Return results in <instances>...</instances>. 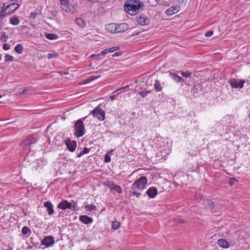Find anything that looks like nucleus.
<instances>
[{
    "label": "nucleus",
    "instance_id": "f03ea898",
    "mask_svg": "<svg viewBox=\"0 0 250 250\" xmlns=\"http://www.w3.org/2000/svg\"><path fill=\"white\" fill-rule=\"evenodd\" d=\"M86 117L77 120L74 125V135L77 138L82 137L85 133L83 121Z\"/></svg>",
    "mask_w": 250,
    "mask_h": 250
},
{
    "label": "nucleus",
    "instance_id": "20e7f679",
    "mask_svg": "<svg viewBox=\"0 0 250 250\" xmlns=\"http://www.w3.org/2000/svg\"><path fill=\"white\" fill-rule=\"evenodd\" d=\"M37 142L36 138H34L32 136H29L27 138L23 140L20 144V146L23 147L27 153H29L31 150L30 145L34 144Z\"/></svg>",
    "mask_w": 250,
    "mask_h": 250
},
{
    "label": "nucleus",
    "instance_id": "2eb2a0df",
    "mask_svg": "<svg viewBox=\"0 0 250 250\" xmlns=\"http://www.w3.org/2000/svg\"><path fill=\"white\" fill-rule=\"evenodd\" d=\"M65 145L71 152H73L77 146V143L75 141H71L69 139L65 141Z\"/></svg>",
    "mask_w": 250,
    "mask_h": 250
},
{
    "label": "nucleus",
    "instance_id": "423d86ee",
    "mask_svg": "<svg viewBox=\"0 0 250 250\" xmlns=\"http://www.w3.org/2000/svg\"><path fill=\"white\" fill-rule=\"evenodd\" d=\"M91 114L94 117H97L100 121H103L105 119V112L101 108L97 107L92 110Z\"/></svg>",
    "mask_w": 250,
    "mask_h": 250
},
{
    "label": "nucleus",
    "instance_id": "9d476101",
    "mask_svg": "<svg viewBox=\"0 0 250 250\" xmlns=\"http://www.w3.org/2000/svg\"><path fill=\"white\" fill-rule=\"evenodd\" d=\"M138 23L141 25H146L149 24L150 20L145 15L141 14L137 17Z\"/></svg>",
    "mask_w": 250,
    "mask_h": 250
},
{
    "label": "nucleus",
    "instance_id": "a19ab883",
    "mask_svg": "<svg viewBox=\"0 0 250 250\" xmlns=\"http://www.w3.org/2000/svg\"><path fill=\"white\" fill-rule=\"evenodd\" d=\"M213 32L212 31H208L205 34V36L206 37H211L213 35Z\"/></svg>",
    "mask_w": 250,
    "mask_h": 250
},
{
    "label": "nucleus",
    "instance_id": "393cba45",
    "mask_svg": "<svg viewBox=\"0 0 250 250\" xmlns=\"http://www.w3.org/2000/svg\"><path fill=\"white\" fill-rule=\"evenodd\" d=\"M22 233L23 235L28 234L29 236L31 234V230L28 227L24 226L21 229Z\"/></svg>",
    "mask_w": 250,
    "mask_h": 250
},
{
    "label": "nucleus",
    "instance_id": "cd10ccee",
    "mask_svg": "<svg viewBox=\"0 0 250 250\" xmlns=\"http://www.w3.org/2000/svg\"><path fill=\"white\" fill-rule=\"evenodd\" d=\"M90 151V149L86 147H84L81 152H80L78 155L77 157L79 158L81 157L83 155L88 154Z\"/></svg>",
    "mask_w": 250,
    "mask_h": 250
},
{
    "label": "nucleus",
    "instance_id": "5fc2aeb1",
    "mask_svg": "<svg viewBox=\"0 0 250 250\" xmlns=\"http://www.w3.org/2000/svg\"><path fill=\"white\" fill-rule=\"evenodd\" d=\"M2 97V96L1 95H0V98Z\"/></svg>",
    "mask_w": 250,
    "mask_h": 250
},
{
    "label": "nucleus",
    "instance_id": "49530a36",
    "mask_svg": "<svg viewBox=\"0 0 250 250\" xmlns=\"http://www.w3.org/2000/svg\"><path fill=\"white\" fill-rule=\"evenodd\" d=\"M208 205L210 206H214V203L213 201H208Z\"/></svg>",
    "mask_w": 250,
    "mask_h": 250
},
{
    "label": "nucleus",
    "instance_id": "7c9ffc66",
    "mask_svg": "<svg viewBox=\"0 0 250 250\" xmlns=\"http://www.w3.org/2000/svg\"><path fill=\"white\" fill-rule=\"evenodd\" d=\"M120 223L118 221H113L112 224V228L114 229H117L120 228Z\"/></svg>",
    "mask_w": 250,
    "mask_h": 250
},
{
    "label": "nucleus",
    "instance_id": "a18cd8bd",
    "mask_svg": "<svg viewBox=\"0 0 250 250\" xmlns=\"http://www.w3.org/2000/svg\"><path fill=\"white\" fill-rule=\"evenodd\" d=\"M121 55V53L119 52H116L114 54H113L112 57L119 56H120Z\"/></svg>",
    "mask_w": 250,
    "mask_h": 250
},
{
    "label": "nucleus",
    "instance_id": "aec40b11",
    "mask_svg": "<svg viewBox=\"0 0 250 250\" xmlns=\"http://www.w3.org/2000/svg\"><path fill=\"white\" fill-rule=\"evenodd\" d=\"M79 220L81 222L85 225H88L93 222L92 218L86 215L80 216L79 217Z\"/></svg>",
    "mask_w": 250,
    "mask_h": 250
},
{
    "label": "nucleus",
    "instance_id": "8fccbe9b",
    "mask_svg": "<svg viewBox=\"0 0 250 250\" xmlns=\"http://www.w3.org/2000/svg\"><path fill=\"white\" fill-rule=\"evenodd\" d=\"M10 0L12 1H16V2L18 1L17 0Z\"/></svg>",
    "mask_w": 250,
    "mask_h": 250
},
{
    "label": "nucleus",
    "instance_id": "2f4dec72",
    "mask_svg": "<svg viewBox=\"0 0 250 250\" xmlns=\"http://www.w3.org/2000/svg\"><path fill=\"white\" fill-rule=\"evenodd\" d=\"M181 75L185 78H189L191 75V73L188 71H183L181 72Z\"/></svg>",
    "mask_w": 250,
    "mask_h": 250
},
{
    "label": "nucleus",
    "instance_id": "ddd939ff",
    "mask_svg": "<svg viewBox=\"0 0 250 250\" xmlns=\"http://www.w3.org/2000/svg\"><path fill=\"white\" fill-rule=\"evenodd\" d=\"M128 29V25L126 23H121L116 24V33H122Z\"/></svg>",
    "mask_w": 250,
    "mask_h": 250
},
{
    "label": "nucleus",
    "instance_id": "f3484780",
    "mask_svg": "<svg viewBox=\"0 0 250 250\" xmlns=\"http://www.w3.org/2000/svg\"><path fill=\"white\" fill-rule=\"evenodd\" d=\"M146 193L149 197L153 198L158 193L157 189L155 187H150L147 190Z\"/></svg>",
    "mask_w": 250,
    "mask_h": 250
},
{
    "label": "nucleus",
    "instance_id": "72a5a7b5",
    "mask_svg": "<svg viewBox=\"0 0 250 250\" xmlns=\"http://www.w3.org/2000/svg\"><path fill=\"white\" fill-rule=\"evenodd\" d=\"M12 59H13V57L11 55L6 54L5 56V61L6 62L11 61H12Z\"/></svg>",
    "mask_w": 250,
    "mask_h": 250
},
{
    "label": "nucleus",
    "instance_id": "de8ad7c7",
    "mask_svg": "<svg viewBox=\"0 0 250 250\" xmlns=\"http://www.w3.org/2000/svg\"><path fill=\"white\" fill-rule=\"evenodd\" d=\"M28 92V90L26 89H22V91L21 92V95L22 94H25L26 93H27Z\"/></svg>",
    "mask_w": 250,
    "mask_h": 250
},
{
    "label": "nucleus",
    "instance_id": "4468645a",
    "mask_svg": "<svg viewBox=\"0 0 250 250\" xmlns=\"http://www.w3.org/2000/svg\"><path fill=\"white\" fill-rule=\"evenodd\" d=\"M43 206L46 208V211L49 215H51L54 213V209L53 208V205L51 202H45L43 204Z\"/></svg>",
    "mask_w": 250,
    "mask_h": 250
},
{
    "label": "nucleus",
    "instance_id": "7ed1b4c3",
    "mask_svg": "<svg viewBox=\"0 0 250 250\" xmlns=\"http://www.w3.org/2000/svg\"><path fill=\"white\" fill-rule=\"evenodd\" d=\"M147 179L145 176H141L131 186V188L133 190L142 191L146 188L147 184Z\"/></svg>",
    "mask_w": 250,
    "mask_h": 250
},
{
    "label": "nucleus",
    "instance_id": "1a4fd4ad",
    "mask_svg": "<svg viewBox=\"0 0 250 250\" xmlns=\"http://www.w3.org/2000/svg\"><path fill=\"white\" fill-rule=\"evenodd\" d=\"M55 242L54 238L52 236L45 237L41 242L42 245L45 246L46 248L52 246Z\"/></svg>",
    "mask_w": 250,
    "mask_h": 250
},
{
    "label": "nucleus",
    "instance_id": "6e6552de",
    "mask_svg": "<svg viewBox=\"0 0 250 250\" xmlns=\"http://www.w3.org/2000/svg\"><path fill=\"white\" fill-rule=\"evenodd\" d=\"M19 5L16 3L9 4L4 8L5 11L4 13L6 16H7L15 12L19 7Z\"/></svg>",
    "mask_w": 250,
    "mask_h": 250
},
{
    "label": "nucleus",
    "instance_id": "58836bf2",
    "mask_svg": "<svg viewBox=\"0 0 250 250\" xmlns=\"http://www.w3.org/2000/svg\"><path fill=\"white\" fill-rule=\"evenodd\" d=\"M57 57V55L55 53H49L48 55V58L49 59L53 58H56Z\"/></svg>",
    "mask_w": 250,
    "mask_h": 250
},
{
    "label": "nucleus",
    "instance_id": "412c9836",
    "mask_svg": "<svg viewBox=\"0 0 250 250\" xmlns=\"http://www.w3.org/2000/svg\"><path fill=\"white\" fill-rule=\"evenodd\" d=\"M5 5V3L4 2H0V18L2 20L5 17H6L5 14H4V6Z\"/></svg>",
    "mask_w": 250,
    "mask_h": 250
},
{
    "label": "nucleus",
    "instance_id": "b1692460",
    "mask_svg": "<svg viewBox=\"0 0 250 250\" xmlns=\"http://www.w3.org/2000/svg\"><path fill=\"white\" fill-rule=\"evenodd\" d=\"M154 87L157 92L161 91L163 87L158 80H156L154 84Z\"/></svg>",
    "mask_w": 250,
    "mask_h": 250
},
{
    "label": "nucleus",
    "instance_id": "4c0bfd02",
    "mask_svg": "<svg viewBox=\"0 0 250 250\" xmlns=\"http://www.w3.org/2000/svg\"><path fill=\"white\" fill-rule=\"evenodd\" d=\"M140 195H141V193L136 191L135 190H134V191L132 192L131 193L132 196H135L136 197H137L138 198L140 196Z\"/></svg>",
    "mask_w": 250,
    "mask_h": 250
},
{
    "label": "nucleus",
    "instance_id": "6ab92c4d",
    "mask_svg": "<svg viewBox=\"0 0 250 250\" xmlns=\"http://www.w3.org/2000/svg\"><path fill=\"white\" fill-rule=\"evenodd\" d=\"M105 30L109 33H116V24L111 23L106 25Z\"/></svg>",
    "mask_w": 250,
    "mask_h": 250
},
{
    "label": "nucleus",
    "instance_id": "c756f323",
    "mask_svg": "<svg viewBox=\"0 0 250 250\" xmlns=\"http://www.w3.org/2000/svg\"><path fill=\"white\" fill-rule=\"evenodd\" d=\"M84 209L88 211L95 210L96 209V206L94 205H85Z\"/></svg>",
    "mask_w": 250,
    "mask_h": 250
},
{
    "label": "nucleus",
    "instance_id": "4be33fe9",
    "mask_svg": "<svg viewBox=\"0 0 250 250\" xmlns=\"http://www.w3.org/2000/svg\"><path fill=\"white\" fill-rule=\"evenodd\" d=\"M10 23L13 25H17L20 22V20L18 16H14L9 20Z\"/></svg>",
    "mask_w": 250,
    "mask_h": 250
},
{
    "label": "nucleus",
    "instance_id": "864d4df0",
    "mask_svg": "<svg viewBox=\"0 0 250 250\" xmlns=\"http://www.w3.org/2000/svg\"><path fill=\"white\" fill-rule=\"evenodd\" d=\"M89 1H92L93 0H88Z\"/></svg>",
    "mask_w": 250,
    "mask_h": 250
},
{
    "label": "nucleus",
    "instance_id": "473e14b6",
    "mask_svg": "<svg viewBox=\"0 0 250 250\" xmlns=\"http://www.w3.org/2000/svg\"><path fill=\"white\" fill-rule=\"evenodd\" d=\"M150 92H151L149 90L141 91V92H140L139 94L142 98H144Z\"/></svg>",
    "mask_w": 250,
    "mask_h": 250
},
{
    "label": "nucleus",
    "instance_id": "39448f33",
    "mask_svg": "<svg viewBox=\"0 0 250 250\" xmlns=\"http://www.w3.org/2000/svg\"><path fill=\"white\" fill-rule=\"evenodd\" d=\"M119 47H112L110 48H106L102 51L100 53L98 54H93L90 56V58L93 59L92 61H100L104 57V56L108 53L113 52L119 49Z\"/></svg>",
    "mask_w": 250,
    "mask_h": 250
},
{
    "label": "nucleus",
    "instance_id": "9b49d317",
    "mask_svg": "<svg viewBox=\"0 0 250 250\" xmlns=\"http://www.w3.org/2000/svg\"><path fill=\"white\" fill-rule=\"evenodd\" d=\"M57 207L58 208L62 210H66L67 209H71L72 208L71 203L68 202V201L66 200H63L59 203Z\"/></svg>",
    "mask_w": 250,
    "mask_h": 250
},
{
    "label": "nucleus",
    "instance_id": "f704fd0d",
    "mask_svg": "<svg viewBox=\"0 0 250 250\" xmlns=\"http://www.w3.org/2000/svg\"><path fill=\"white\" fill-rule=\"evenodd\" d=\"M116 191L117 193L121 194L122 193V188L121 187L119 186H117V187L115 188V189L114 190Z\"/></svg>",
    "mask_w": 250,
    "mask_h": 250
},
{
    "label": "nucleus",
    "instance_id": "603ef678",
    "mask_svg": "<svg viewBox=\"0 0 250 250\" xmlns=\"http://www.w3.org/2000/svg\"><path fill=\"white\" fill-rule=\"evenodd\" d=\"M89 67H91V66H92V63H89Z\"/></svg>",
    "mask_w": 250,
    "mask_h": 250
},
{
    "label": "nucleus",
    "instance_id": "5701e85b",
    "mask_svg": "<svg viewBox=\"0 0 250 250\" xmlns=\"http://www.w3.org/2000/svg\"><path fill=\"white\" fill-rule=\"evenodd\" d=\"M44 37L50 40H56L58 38L57 35L53 33H46L44 34Z\"/></svg>",
    "mask_w": 250,
    "mask_h": 250
},
{
    "label": "nucleus",
    "instance_id": "0eeeda50",
    "mask_svg": "<svg viewBox=\"0 0 250 250\" xmlns=\"http://www.w3.org/2000/svg\"><path fill=\"white\" fill-rule=\"evenodd\" d=\"M245 81L243 79H237L235 78L230 79L229 83L230 85L235 88H241L243 87Z\"/></svg>",
    "mask_w": 250,
    "mask_h": 250
},
{
    "label": "nucleus",
    "instance_id": "09e8293b",
    "mask_svg": "<svg viewBox=\"0 0 250 250\" xmlns=\"http://www.w3.org/2000/svg\"><path fill=\"white\" fill-rule=\"evenodd\" d=\"M236 181V179L235 178L230 179V185H232L233 183V181Z\"/></svg>",
    "mask_w": 250,
    "mask_h": 250
},
{
    "label": "nucleus",
    "instance_id": "bb28decb",
    "mask_svg": "<svg viewBox=\"0 0 250 250\" xmlns=\"http://www.w3.org/2000/svg\"><path fill=\"white\" fill-rule=\"evenodd\" d=\"M23 46L21 44H17L14 48V50L18 54H21L23 51Z\"/></svg>",
    "mask_w": 250,
    "mask_h": 250
},
{
    "label": "nucleus",
    "instance_id": "3c124183",
    "mask_svg": "<svg viewBox=\"0 0 250 250\" xmlns=\"http://www.w3.org/2000/svg\"><path fill=\"white\" fill-rule=\"evenodd\" d=\"M155 1L157 2H159L160 1V0H155Z\"/></svg>",
    "mask_w": 250,
    "mask_h": 250
},
{
    "label": "nucleus",
    "instance_id": "e433bc0d",
    "mask_svg": "<svg viewBox=\"0 0 250 250\" xmlns=\"http://www.w3.org/2000/svg\"><path fill=\"white\" fill-rule=\"evenodd\" d=\"M72 203L73 204H71V206H72L71 209L73 210H75L77 206V201H74V200H72Z\"/></svg>",
    "mask_w": 250,
    "mask_h": 250
},
{
    "label": "nucleus",
    "instance_id": "a878e982",
    "mask_svg": "<svg viewBox=\"0 0 250 250\" xmlns=\"http://www.w3.org/2000/svg\"><path fill=\"white\" fill-rule=\"evenodd\" d=\"M75 21L77 24H78L82 27H83L85 25L84 21L80 18H77L75 19Z\"/></svg>",
    "mask_w": 250,
    "mask_h": 250
},
{
    "label": "nucleus",
    "instance_id": "a211bd4d",
    "mask_svg": "<svg viewBox=\"0 0 250 250\" xmlns=\"http://www.w3.org/2000/svg\"><path fill=\"white\" fill-rule=\"evenodd\" d=\"M62 8L66 12H71V10L69 5V0H60Z\"/></svg>",
    "mask_w": 250,
    "mask_h": 250
},
{
    "label": "nucleus",
    "instance_id": "37998d69",
    "mask_svg": "<svg viewBox=\"0 0 250 250\" xmlns=\"http://www.w3.org/2000/svg\"><path fill=\"white\" fill-rule=\"evenodd\" d=\"M176 222L180 224H183L185 223V221L181 219H178Z\"/></svg>",
    "mask_w": 250,
    "mask_h": 250
},
{
    "label": "nucleus",
    "instance_id": "dca6fc26",
    "mask_svg": "<svg viewBox=\"0 0 250 250\" xmlns=\"http://www.w3.org/2000/svg\"><path fill=\"white\" fill-rule=\"evenodd\" d=\"M217 245L221 248L226 249L230 247V244L226 240L221 238L217 240Z\"/></svg>",
    "mask_w": 250,
    "mask_h": 250
},
{
    "label": "nucleus",
    "instance_id": "c03bdc74",
    "mask_svg": "<svg viewBox=\"0 0 250 250\" xmlns=\"http://www.w3.org/2000/svg\"><path fill=\"white\" fill-rule=\"evenodd\" d=\"M30 17L32 19H35L36 17V13H31L30 14Z\"/></svg>",
    "mask_w": 250,
    "mask_h": 250
},
{
    "label": "nucleus",
    "instance_id": "79ce46f5",
    "mask_svg": "<svg viewBox=\"0 0 250 250\" xmlns=\"http://www.w3.org/2000/svg\"><path fill=\"white\" fill-rule=\"evenodd\" d=\"M176 81L179 82H183L184 81V80L180 77L179 76H177L176 77Z\"/></svg>",
    "mask_w": 250,
    "mask_h": 250
},
{
    "label": "nucleus",
    "instance_id": "c85d7f7f",
    "mask_svg": "<svg viewBox=\"0 0 250 250\" xmlns=\"http://www.w3.org/2000/svg\"><path fill=\"white\" fill-rule=\"evenodd\" d=\"M113 150H110L106 152L105 155L104 156V162L105 163H109L111 161V158L110 156V154L112 152Z\"/></svg>",
    "mask_w": 250,
    "mask_h": 250
},
{
    "label": "nucleus",
    "instance_id": "c9c22d12",
    "mask_svg": "<svg viewBox=\"0 0 250 250\" xmlns=\"http://www.w3.org/2000/svg\"><path fill=\"white\" fill-rule=\"evenodd\" d=\"M2 48L5 50H9L10 48V45L9 44L5 43L3 44Z\"/></svg>",
    "mask_w": 250,
    "mask_h": 250
},
{
    "label": "nucleus",
    "instance_id": "f257e3e1",
    "mask_svg": "<svg viewBox=\"0 0 250 250\" xmlns=\"http://www.w3.org/2000/svg\"><path fill=\"white\" fill-rule=\"evenodd\" d=\"M144 3L140 0H131L127 1L125 4V9L130 15H135L142 10Z\"/></svg>",
    "mask_w": 250,
    "mask_h": 250
},
{
    "label": "nucleus",
    "instance_id": "ea45409f",
    "mask_svg": "<svg viewBox=\"0 0 250 250\" xmlns=\"http://www.w3.org/2000/svg\"><path fill=\"white\" fill-rule=\"evenodd\" d=\"M117 185H115L113 183H111L109 185V188L111 189L115 190V188L117 187Z\"/></svg>",
    "mask_w": 250,
    "mask_h": 250
},
{
    "label": "nucleus",
    "instance_id": "f8f14e48",
    "mask_svg": "<svg viewBox=\"0 0 250 250\" xmlns=\"http://www.w3.org/2000/svg\"><path fill=\"white\" fill-rule=\"evenodd\" d=\"M180 6L178 4H176L175 5L171 6L169 8L167 9L165 11V13L168 16H171L179 12L180 10Z\"/></svg>",
    "mask_w": 250,
    "mask_h": 250
}]
</instances>
